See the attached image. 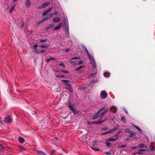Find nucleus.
<instances>
[{"label": "nucleus", "mask_w": 155, "mask_h": 155, "mask_svg": "<svg viewBox=\"0 0 155 155\" xmlns=\"http://www.w3.org/2000/svg\"><path fill=\"white\" fill-rule=\"evenodd\" d=\"M121 121L123 122H124V123H126L125 119V117L124 116L121 117Z\"/></svg>", "instance_id": "obj_22"}, {"label": "nucleus", "mask_w": 155, "mask_h": 155, "mask_svg": "<svg viewBox=\"0 0 155 155\" xmlns=\"http://www.w3.org/2000/svg\"><path fill=\"white\" fill-rule=\"evenodd\" d=\"M38 45L37 44H35L33 46V48L34 49H37V48L38 47Z\"/></svg>", "instance_id": "obj_28"}, {"label": "nucleus", "mask_w": 155, "mask_h": 155, "mask_svg": "<svg viewBox=\"0 0 155 155\" xmlns=\"http://www.w3.org/2000/svg\"><path fill=\"white\" fill-rule=\"evenodd\" d=\"M132 125L133 126V127L135 128H136L139 131V133L140 134L142 133V131L141 129L137 126V125H134V124H132Z\"/></svg>", "instance_id": "obj_9"}, {"label": "nucleus", "mask_w": 155, "mask_h": 155, "mask_svg": "<svg viewBox=\"0 0 155 155\" xmlns=\"http://www.w3.org/2000/svg\"><path fill=\"white\" fill-rule=\"evenodd\" d=\"M61 71L66 74H68V72L67 71L62 70Z\"/></svg>", "instance_id": "obj_43"}, {"label": "nucleus", "mask_w": 155, "mask_h": 155, "mask_svg": "<svg viewBox=\"0 0 155 155\" xmlns=\"http://www.w3.org/2000/svg\"><path fill=\"white\" fill-rule=\"evenodd\" d=\"M19 148L21 150H26L24 148V147H23L21 146H19Z\"/></svg>", "instance_id": "obj_36"}, {"label": "nucleus", "mask_w": 155, "mask_h": 155, "mask_svg": "<svg viewBox=\"0 0 155 155\" xmlns=\"http://www.w3.org/2000/svg\"><path fill=\"white\" fill-rule=\"evenodd\" d=\"M34 50H35V52H36V54H37V52H38L37 51V49H34Z\"/></svg>", "instance_id": "obj_58"}, {"label": "nucleus", "mask_w": 155, "mask_h": 155, "mask_svg": "<svg viewBox=\"0 0 155 155\" xmlns=\"http://www.w3.org/2000/svg\"><path fill=\"white\" fill-rule=\"evenodd\" d=\"M21 26H22V27H23L24 26V24L23 22L22 23V24L21 25Z\"/></svg>", "instance_id": "obj_60"}, {"label": "nucleus", "mask_w": 155, "mask_h": 155, "mask_svg": "<svg viewBox=\"0 0 155 155\" xmlns=\"http://www.w3.org/2000/svg\"><path fill=\"white\" fill-rule=\"evenodd\" d=\"M92 145L94 146H96L98 145V142L97 141H94L92 143Z\"/></svg>", "instance_id": "obj_19"}, {"label": "nucleus", "mask_w": 155, "mask_h": 155, "mask_svg": "<svg viewBox=\"0 0 155 155\" xmlns=\"http://www.w3.org/2000/svg\"><path fill=\"white\" fill-rule=\"evenodd\" d=\"M18 140L19 142L21 143H23L25 141V139L21 137H19L18 138Z\"/></svg>", "instance_id": "obj_18"}, {"label": "nucleus", "mask_w": 155, "mask_h": 155, "mask_svg": "<svg viewBox=\"0 0 155 155\" xmlns=\"http://www.w3.org/2000/svg\"><path fill=\"white\" fill-rule=\"evenodd\" d=\"M121 132V131L120 130H119L117 132V134H118V135Z\"/></svg>", "instance_id": "obj_57"}, {"label": "nucleus", "mask_w": 155, "mask_h": 155, "mask_svg": "<svg viewBox=\"0 0 155 155\" xmlns=\"http://www.w3.org/2000/svg\"><path fill=\"white\" fill-rule=\"evenodd\" d=\"M106 119H107V118H106L104 120H99V121H97V124H99L101 123H102V122H104L106 120Z\"/></svg>", "instance_id": "obj_23"}, {"label": "nucleus", "mask_w": 155, "mask_h": 155, "mask_svg": "<svg viewBox=\"0 0 155 155\" xmlns=\"http://www.w3.org/2000/svg\"><path fill=\"white\" fill-rule=\"evenodd\" d=\"M65 35L66 36H67L68 38L69 37V32L68 29H66L65 30Z\"/></svg>", "instance_id": "obj_30"}, {"label": "nucleus", "mask_w": 155, "mask_h": 155, "mask_svg": "<svg viewBox=\"0 0 155 155\" xmlns=\"http://www.w3.org/2000/svg\"><path fill=\"white\" fill-rule=\"evenodd\" d=\"M50 4V3L49 2H47L45 3L44 4L42 5L43 8H45L47 6H48Z\"/></svg>", "instance_id": "obj_15"}, {"label": "nucleus", "mask_w": 155, "mask_h": 155, "mask_svg": "<svg viewBox=\"0 0 155 155\" xmlns=\"http://www.w3.org/2000/svg\"><path fill=\"white\" fill-rule=\"evenodd\" d=\"M52 7H51V8H49V9H48L46 10L47 11V12L48 13L49 12H50V11H51L52 9Z\"/></svg>", "instance_id": "obj_42"}, {"label": "nucleus", "mask_w": 155, "mask_h": 155, "mask_svg": "<svg viewBox=\"0 0 155 155\" xmlns=\"http://www.w3.org/2000/svg\"><path fill=\"white\" fill-rule=\"evenodd\" d=\"M54 12L51 13L50 14H49L47 16L45 17L44 18H43L41 21L43 23V22H45V21H46L48 20L49 19H50L51 17L53 15H54Z\"/></svg>", "instance_id": "obj_2"}, {"label": "nucleus", "mask_w": 155, "mask_h": 155, "mask_svg": "<svg viewBox=\"0 0 155 155\" xmlns=\"http://www.w3.org/2000/svg\"><path fill=\"white\" fill-rule=\"evenodd\" d=\"M147 150L146 149H140L139 150V151H145Z\"/></svg>", "instance_id": "obj_48"}, {"label": "nucleus", "mask_w": 155, "mask_h": 155, "mask_svg": "<svg viewBox=\"0 0 155 155\" xmlns=\"http://www.w3.org/2000/svg\"><path fill=\"white\" fill-rule=\"evenodd\" d=\"M56 77L59 78V77H60V76H59V75H57L56 76Z\"/></svg>", "instance_id": "obj_63"}, {"label": "nucleus", "mask_w": 155, "mask_h": 155, "mask_svg": "<svg viewBox=\"0 0 155 155\" xmlns=\"http://www.w3.org/2000/svg\"><path fill=\"white\" fill-rule=\"evenodd\" d=\"M43 23V22H42V21L41 20V21H39V22H38V24H41V23Z\"/></svg>", "instance_id": "obj_55"}, {"label": "nucleus", "mask_w": 155, "mask_h": 155, "mask_svg": "<svg viewBox=\"0 0 155 155\" xmlns=\"http://www.w3.org/2000/svg\"><path fill=\"white\" fill-rule=\"evenodd\" d=\"M119 126L117 125V126L115 127L112 130V131H114L118 128Z\"/></svg>", "instance_id": "obj_25"}, {"label": "nucleus", "mask_w": 155, "mask_h": 155, "mask_svg": "<svg viewBox=\"0 0 155 155\" xmlns=\"http://www.w3.org/2000/svg\"><path fill=\"white\" fill-rule=\"evenodd\" d=\"M48 47V45H42V48H47Z\"/></svg>", "instance_id": "obj_39"}, {"label": "nucleus", "mask_w": 155, "mask_h": 155, "mask_svg": "<svg viewBox=\"0 0 155 155\" xmlns=\"http://www.w3.org/2000/svg\"><path fill=\"white\" fill-rule=\"evenodd\" d=\"M126 146H127L126 145H124L121 146H120L119 147H126Z\"/></svg>", "instance_id": "obj_51"}, {"label": "nucleus", "mask_w": 155, "mask_h": 155, "mask_svg": "<svg viewBox=\"0 0 155 155\" xmlns=\"http://www.w3.org/2000/svg\"><path fill=\"white\" fill-rule=\"evenodd\" d=\"M115 140V139L111 137V138H110L108 139H107L105 140V142H108V141H114Z\"/></svg>", "instance_id": "obj_17"}, {"label": "nucleus", "mask_w": 155, "mask_h": 155, "mask_svg": "<svg viewBox=\"0 0 155 155\" xmlns=\"http://www.w3.org/2000/svg\"><path fill=\"white\" fill-rule=\"evenodd\" d=\"M83 62V61H80L78 63V65L81 64Z\"/></svg>", "instance_id": "obj_49"}, {"label": "nucleus", "mask_w": 155, "mask_h": 155, "mask_svg": "<svg viewBox=\"0 0 155 155\" xmlns=\"http://www.w3.org/2000/svg\"><path fill=\"white\" fill-rule=\"evenodd\" d=\"M125 130L126 132L128 133H129L131 131L129 129H126Z\"/></svg>", "instance_id": "obj_40"}, {"label": "nucleus", "mask_w": 155, "mask_h": 155, "mask_svg": "<svg viewBox=\"0 0 155 155\" xmlns=\"http://www.w3.org/2000/svg\"><path fill=\"white\" fill-rule=\"evenodd\" d=\"M62 26V24L61 23H59L58 26L56 27L54 29V30H56L60 29Z\"/></svg>", "instance_id": "obj_10"}, {"label": "nucleus", "mask_w": 155, "mask_h": 155, "mask_svg": "<svg viewBox=\"0 0 155 155\" xmlns=\"http://www.w3.org/2000/svg\"><path fill=\"white\" fill-rule=\"evenodd\" d=\"M108 110V109H105L103 112L99 114V116L100 118H102L104 116V115L107 112Z\"/></svg>", "instance_id": "obj_6"}, {"label": "nucleus", "mask_w": 155, "mask_h": 155, "mask_svg": "<svg viewBox=\"0 0 155 155\" xmlns=\"http://www.w3.org/2000/svg\"><path fill=\"white\" fill-rule=\"evenodd\" d=\"M83 68V66H80L76 69V71H78L79 70L81 69L82 68Z\"/></svg>", "instance_id": "obj_37"}, {"label": "nucleus", "mask_w": 155, "mask_h": 155, "mask_svg": "<svg viewBox=\"0 0 155 155\" xmlns=\"http://www.w3.org/2000/svg\"><path fill=\"white\" fill-rule=\"evenodd\" d=\"M5 122L7 123L11 122L12 121V119L10 117H5Z\"/></svg>", "instance_id": "obj_7"}, {"label": "nucleus", "mask_w": 155, "mask_h": 155, "mask_svg": "<svg viewBox=\"0 0 155 155\" xmlns=\"http://www.w3.org/2000/svg\"><path fill=\"white\" fill-rule=\"evenodd\" d=\"M150 147H151L150 150L152 151H153L154 150V147L153 146H150Z\"/></svg>", "instance_id": "obj_50"}, {"label": "nucleus", "mask_w": 155, "mask_h": 155, "mask_svg": "<svg viewBox=\"0 0 155 155\" xmlns=\"http://www.w3.org/2000/svg\"><path fill=\"white\" fill-rule=\"evenodd\" d=\"M46 52V51L45 50H41V51H38V52H37V54H40L41 53H43L44 52Z\"/></svg>", "instance_id": "obj_26"}, {"label": "nucleus", "mask_w": 155, "mask_h": 155, "mask_svg": "<svg viewBox=\"0 0 155 155\" xmlns=\"http://www.w3.org/2000/svg\"><path fill=\"white\" fill-rule=\"evenodd\" d=\"M105 107H103V108H100L98 111H97V113H99L101 111L103 110H104L105 109Z\"/></svg>", "instance_id": "obj_31"}, {"label": "nucleus", "mask_w": 155, "mask_h": 155, "mask_svg": "<svg viewBox=\"0 0 155 155\" xmlns=\"http://www.w3.org/2000/svg\"><path fill=\"white\" fill-rule=\"evenodd\" d=\"M110 109L114 112H115L117 110L116 107L114 106H112L110 107Z\"/></svg>", "instance_id": "obj_12"}, {"label": "nucleus", "mask_w": 155, "mask_h": 155, "mask_svg": "<svg viewBox=\"0 0 155 155\" xmlns=\"http://www.w3.org/2000/svg\"><path fill=\"white\" fill-rule=\"evenodd\" d=\"M88 124H97V121H94L92 122H88Z\"/></svg>", "instance_id": "obj_32"}, {"label": "nucleus", "mask_w": 155, "mask_h": 155, "mask_svg": "<svg viewBox=\"0 0 155 155\" xmlns=\"http://www.w3.org/2000/svg\"><path fill=\"white\" fill-rule=\"evenodd\" d=\"M48 13L47 12L46 10H45L42 13V15L43 16L46 15Z\"/></svg>", "instance_id": "obj_34"}, {"label": "nucleus", "mask_w": 155, "mask_h": 155, "mask_svg": "<svg viewBox=\"0 0 155 155\" xmlns=\"http://www.w3.org/2000/svg\"><path fill=\"white\" fill-rule=\"evenodd\" d=\"M107 96V94L105 91L103 90L101 92L100 96L102 98V99L106 98Z\"/></svg>", "instance_id": "obj_3"}, {"label": "nucleus", "mask_w": 155, "mask_h": 155, "mask_svg": "<svg viewBox=\"0 0 155 155\" xmlns=\"http://www.w3.org/2000/svg\"><path fill=\"white\" fill-rule=\"evenodd\" d=\"M99 114V113H97V112L95 114V115L93 117V118H92L93 119L95 120V119H96L99 116V115H98V114Z\"/></svg>", "instance_id": "obj_21"}, {"label": "nucleus", "mask_w": 155, "mask_h": 155, "mask_svg": "<svg viewBox=\"0 0 155 155\" xmlns=\"http://www.w3.org/2000/svg\"><path fill=\"white\" fill-rule=\"evenodd\" d=\"M54 26V25L53 24H51L49 27H48V28L49 29L52 28Z\"/></svg>", "instance_id": "obj_44"}, {"label": "nucleus", "mask_w": 155, "mask_h": 155, "mask_svg": "<svg viewBox=\"0 0 155 155\" xmlns=\"http://www.w3.org/2000/svg\"><path fill=\"white\" fill-rule=\"evenodd\" d=\"M43 8V7L42 5H40L38 7V9H41V8Z\"/></svg>", "instance_id": "obj_47"}, {"label": "nucleus", "mask_w": 155, "mask_h": 155, "mask_svg": "<svg viewBox=\"0 0 155 155\" xmlns=\"http://www.w3.org/2000/svg\"><path fill=\"white\" fill-rule=\"evenodd\" d=\"M69 51V49L68 48V49H67L66 50H65V52H68Z\"/></svg>", "instance_id": "obj_56"}, {"label": "nucleus", "mask_w": 155, "mask_h": 155, "mask_svg": "<svg viewBox=\"0 0 155 155\" xmlns=\"http://www.w3.org/2000/svg\"><path fill=\"white\" fill-rule=\"evenodd\" d=\"M105 153L106 154H107V155H109L110 154V153L109 152H106V153Z\"/></svg>", "instance_id": "obj_53"}, {"label": "nucleus", "mask_w": 155, "mask_h": 155, "mask_svg": "<svg viewBox=\"0 0 155 155\" xmlns=\"http://www.w3.org/2000/svg\"><path fill=\"white\" fill-rule=\"evenodd\" d=\"M114 138L115 139V140L119 138V136L118 134H116L114 136Z\"/></svg>", "instance_id": "obj_33"}, {"label": "nucleus", "mask_w": 155, "mask_h": 155, "mask_svg": "<svg viewBox=\"0 0 155 155\" xmlns=\"http://www.w3.org/2000/svg\"><path fill=\"white\" fill-rule=\"evenodd\" d=\"M106 142V144L108 147H110L111 146V144L110 143L108 142Z\"/></svg>", "instance_id": "obj_35"}, {"label": "nucleus", "mask_w": 155, "mask_h": 155, "mask_svg": "<svg viewBox=\"0 0 155 155\" xmlns=\"http://www.w3.org/2000/svg\"><path fill=\"white\" fill-rule=\"evenodd\" d=\"M141 152V151H139L138 152L136 153H137V154H141L142 153Z\"/></svg>", "instance_id": "obj_54"}, {"label": "nucleus", "mask_w": 155, "mask_h": 155, "mask_svg": "<svg viewBox=\"0 0 155 155\" xmlns=\"http://www.w3.org/2000/svg\"><path fill=\"white\" fill-rule=\"evenodd\" d=\"M137 147H132V149H134L135 148H137Z\"/></svg>", "instance_id": "obj_61"}, {"label": "nucleus", "mask_w": 155, "mask_h": 155, "mask_svg": "<svg viewBox=\"0 0 155 155\" xmlns=\"http://www.w3.org/2000/svg\"><path fill=\"white\" fill-rule=\"evenodd\" d=\"M79 59V58H78V57H75L72 58H71V60L70 61H69V62L71 64L73 63H74V61H72V60H75V59Z\"/></svg>", "instance_id": "obj_16"}, {"label": "nucleus", "mask_w": 155, "mask_h": 155, "mask_svg": "<svg viewBox=\"0 0 155 155\" xmlns=\"http://www.w3.org/2000/svg\"><path fill=\"white\" fill-rule=\"evenodd\" d=\"M60 18L58 17L54 18L53 19V21L54 23H58L60 21Z\"/></svg>", "instance_id": "obj_8"}, {"label": "nucleus", "mask_w": 155, "mask_h": 155, "mask_svg": "<svg viewBox=\"0 0 155 155\" xmlns=\"http://www.w3.org/2000/svg\"><path fill=\"white\" fill-rule=\"evenodd\" d=\"M107 134V132H105V133H103L102 134L105 135V134Z\"/></svg>", "instance_id": "obj_59"}, {"label": "nucleus", "mask_w": 155, "mask_h": 155, "mask_svg": "<svg viewBox=\"0 0 155 155\" xmlns=\"http://www.w3.org/2000/svg\"><path fill=\"white\" fill-rule=\"evenodd\" d=\"M62 81L64 82V84L67 85L70 88H68V89L69 91H70L71 92V89H72V86L70 85V84L68 83V82H69V81L68 80H63Z\"/></svg>", "instance_id": "obj_4"}, {"label": "nucleus", "mask_w": 155, "mask_h": 155, "mask_svg": "<svg viewBox=\"0 0 155 155\" xmlns=\"http://www.w3.org/2000/svg\"><path fill=\"white\" fill-rule=\"evenodd\" d=\"M54 59H55L54 58H52V57H51V58H48L46 60V61L47 62H48L50 61H51V60H54Z\"/></svg>", "instance_id": "obj_24"}, {"label": "nucleus", "mask_w": 155, "mask_h": 155, "mask_svg": "<svg viewBox=\"0 0 155 155\" xmlns=\"http://www.w3.org/2000/svg\"><path fill=\"white\" fill-rule=\"evenodd\" d=\"M15 6L13 5H12L11 7V8L10 9V12H13L14 9V8H15Z\"/></svg>", "instance_id": "obj_27"}, {"label": "nucleus", "mask_w": 155, "mask_h": 155, "mask_svg": "<svg viewBox=\"0 0 155 155\" xmlns=\"http://www.w3.org/2000/svg\"><path fill=\"white\" fill-rule=\"evenodd\" d=\"M130 135H129V137H133L135 135V133L133 131H131L129 133Z\"/></svg>", "instance_id": "obj_14"}, {"label": "nucleus", "mask_w": 155, "mask_h": 155, "mask_svg": "<svg viewBox=\"0 0 155 155\" xmlns=\"http://www.w3.org/2000/svg\"><path fill=\"white\" fill-rule=\"evenodd\" d=\"M83 47L85 49L86 51V52H87V54L88 55V57H89L90 60L91 61V62L92 63V66H93V68H96V64L95 61L94 59V58H93L92 56L91 55H90L89 54L87 50V49L84 46H83Z\"/></svg>", "instance_id": "obj_1"}, {"label": "nucleus", "mask_w": 155, "mask_h": 155, "mask_svg": "<svg viewBox=\"0 0 155 155\" xmlns=\"http://www.w3.org/2000/svg\"><path fill=\"white\" fill-rule=\"evenodd\" d=\"M113 131H112V130H110L107 131V134L112 133Z\"/></svg>", "instance_id": "obj_52"}, {"label": "nucleus", "mask_w": 155, "mask_h": 155, "mask_svg": "<svg viewBox=\"0 0 155 155\" xmlns=\"http://www.w3.org/2000/svg\"><path fill=\"white\" fill-rule=\"evenodd\" d=\"M92 148L93 150H94L96 151H99L100 150L98 149H96L95 148Z\"/></svg>", "instance_id": "obj_46"}, {"label": "nucleus", "mask_w": 155, "mask_h": 155, "mask_svg": "<svg viewBox=\"0 0 155 155\" xmlns=\"http://www.w3.org/2000/svg\"><path fill=\"white\" fill-rule=\"evenodd\" d=\"M109 74H110L109 72H106L104 74V75L105 77H107L109 76Z\"/></svg>", "instance_id": "obj_29"}, {"label": "nucleus", "mask_w": 155, "mask_h": 155, "mask_svg": "<svg viewBox=\"0 0 155 155\" xmlns=\"http://www.w3.org/2000/svg\"><path fill=\"white\" fill-rule=\"evenodd\" d=\"M138 147L139 148H147V147L143 144H141L138 145Z\"/></svg>", "instance_id": "obj_20"}, {"label": "nucleus", "mask_w": 155, "mask_h": 155, "mask_svg": "<svg viewBox=\"0 0 155 155\" xmlns=\"http://www.w3.org/2000/svg\"><path fill=\"white\" fill-rule=\"evenodd\" d=\"M68 107L71 110L74 112H75L76 111V110L75 108L74 107V106H71L70 104V102L68 103Z\"/></svg>", "instance_id": "obj_5"}, {"label": "nucleus", "mask_w": 155, "mask_h": 155, "mask_svg": "<svg viewBox=\"0 0 155 155\" xmlns=\"http://www.w3.org/2000/svg\"><path fill=\"white\" fill-rule=\"evenodd\" d=\"M37 153L41 155H47L44 152L40 150H37Z\"/></svg>", "instance_id": "obj_13"}, {"label": "nucleus", "mask_w": 155, "mask_h": 155, "mask_svg": "<svg viewBox=\"0 0 155 155\" xmlns=\"http://www.w3.org/2000/svg\"><path fill=\"white\" fill-rule=\"evenodd\" d=\"M4 149V147L0 144V150H3Z\"/></svg>", "instance_id": "obj_45"}, {"label": "nucleus", "mask_w": 155, "mask_h": 155, "mask_svg": "<svg viewBox=\"0 0 155 155\" xmlns=\"http://www.w3.org/2000/svg\"><path fill=\"white\" fill-rule=\"evenodd\" d=\"M26 6L28 8L30 6V0H26L25 2Z\"/></svg>", "instance_id": "obj_11"}, {"label": "nucleus", "mask_w": 155, "mask_h": 155, "mask_svg": "<svg viewBox=\"0 0 155 155\" xmlns=\"http://www.w3.org/2000/svg\"><path fill=\"white\" fill-rule=\"evenodd\" d=\"M40 41L42 43V42H44L46 41H47V40L46 39H41Z\"/></svg>", "instance_id": "obj_41"}, {"label": "nucleus", "mask_w": 155, "mask_h": 155, "mask_svg": "<svg viewBox=\"0 0 155 155\" xmlns=\"http://www.w3.org/2000/svg\"><path fill=\"white\" fill-rule=\"evenodd\" d=\"M60 77H61L64 78H65V76L64 75H62V76H60Z\"/></svg>", "instance_id": "obj_62"}, {"label": "nucleus", "mask_w": 155, "mask_h": 155, "mask_svg": "<svg viewBox=\"0 0 155 155\" xmlns=\"http://www.w3.org/2000/svg\"><path fill=\"white\" fill-rule=\"evenodd\" d=\"M59 65L63 68L65 67V65L63 63H60Z\"/></svg>", "instance_id": "obj_38"}, {"label": "nucleus", "mask_w": 155, "mask_h": 155, "mask_svg": "<svg viewBox=\"0 0 155 155\" xmlns=\"http://www.w3.org/2000/svg\"><path fill=\"white\" fill-rule=\"evenodd\" d=\"M18 1V0H14L13 1V2H15L16 1Z\"/></svg>", "instance_id": "obj_64"}]
</instances>
